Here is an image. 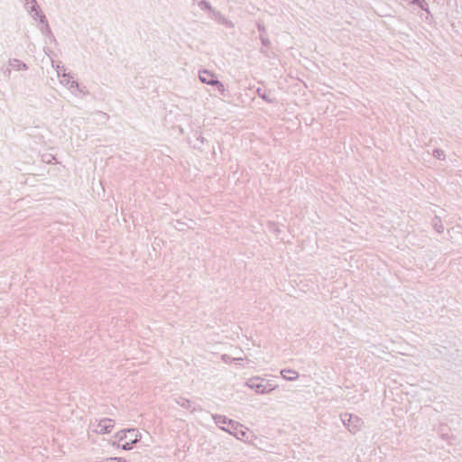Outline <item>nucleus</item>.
I'll use <instances>...</instances> for the list:
<instances>
[{"label":"nucleus","instance_id":"obj_3","mask_svg":"<svg viewBox=\"0 0 462 462\" xmlns=\"http://www.w3.org/2000/svg\"><path fill=\"white\" fill-rule=\"evenodd\" d=\"M282 375L287 380H295L298 378V373L293 370H283Z\"/></svg>","mask_w":462,"mask_h":462},{"label":"nucleus","instance_id":"obj_4","mask_svg":"<svg viewBox=\"0 0 462 462\" xmlns=\"http://www.w3.org/2000/svg\"><path fill=\"white\" fill-rule=\"evenodd\" d=\"M121 446H122V448H124V449L131 448L130 443L128 441H126L125 443H122Z\"/></svg>","mask_w":462,"mask_h":462},{"label":"nucleus","instance_id":"obj_2","mask_svg":"<svg viewBox=\"0 0 462 462\" xmlns=\"http://www.w3.org/2000/svg\"><path fill=\"white\" fill-rule=\"evenodd\" d=\"M123 434L124 438L131 441V443H135L140 437L138 431L135 430H128L127 431L123 432Z\"/></svg>","mask_w":462,"mask_h":462},{"label":"nucleus","instance_id":"obj_1","mask_svg":"<svg viewBox=\"0 0 462 462\" xmlns=\"http://www.w3.org/2000/svg\"><path fill=\"white\" fill-rule=\"evenodd\" d=\"M199 79L202 82L204 83H207V84H217V81L216 79V76L208 71V70H203L199 73Z\"/></svg>","mask_w":462,"mask_h":462},{"label":"nucleus","instance_id":"obj_5","mask_svg":"<svg viewBox=\"0 0 462 462\" xmlns=\"http://www.w3.org/2000/svg\"><path fill=\"white\" fill-rule=\"evenodd\" d=\"M219 88H220V90H221V91H224V87H223V85H220V86H219Z\"/></svg>","mask_w":462,"mask_h":462}]
</instances>
